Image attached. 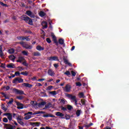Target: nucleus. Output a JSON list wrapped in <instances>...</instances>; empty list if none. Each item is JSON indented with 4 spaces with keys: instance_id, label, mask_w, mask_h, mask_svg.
<instances>
[{
    "instance_id": "1",
    "label": "nucleus",
    "mask_w": 129,
    "mask_h": 129,
    "mask_svg": "<svg viewBox=\"0 0 129 129\" xmlns=\"http://www.w3.org/2000/svg\"><path fill=\"white\" fill-rule=\"evenodd\" d=\"M21 20H23V21H25V22H26V23L29 24V25H33V21L32 20V19H31L30 17L26 15H23L21 17Z\"/></svg>"
},
{
    "instance_id": "2",
    "label": "nucleus",
    "mask_w": 129,
    "mask_h": 129,
    "mask_svg": "<svg viewBox=\"0 0 129 129\" xmlns=\"http://www.w3.org/2000/svg\"><path fill=\"white\" fill-rule=\"evenodd\" d=\"M66 97L73 102H75V105H77V100L76 96L72 95V94H67Z\"/></svg>"
},
{
    "instance_id": "3",
    "label": "nucleus",
    "mask_w": 129,
    "mask_h": 129,
    "mask_svg": "<svg viewBox=\"0 0 129 129\" xmlns=\"http://www.w3.org/2000/svg\"><path fill=\"white\" fill-rule=\"evenodd\" d=\"M13 92H14V93L16 94V95H22L24 94V92L23 90H19L16 88L13 89Z\"/></svg>"
},
{
    "instance_id": "4",
    "label": "nucleus",
    "mask_w": 129,
    "mask_h": 129,
    "mask_svg": "<svg viewBox=\"0 0 129 129\" xmlns=\"http://www.w3.org/2000/svg\"><path fill=\"white\" fill-rule=\"evenodd\" d=\"M20 44H21L22 45V47L23 48H25V49H31L33 47L31 45H29L28 44L25 43V42H20Z\"/></svg>"
},
{
    "instance_id": "5",
    "label": "nucleus",
    "mask_w": 129,
    "mask_h": 129,
    "mask_svg": "<svg viewBox=\"0 0 129 129\" xmlns=\"http://www.w3.org/2000/svg\"><path fill=\"white\" fill-rule=\"evenodd\" d=\"M3 124L4 125V127L6 129H14L16 127V126L12 125L11 124H6L4 123Z\"/></svg>"
},
{
    "instance_id": "6",
    "label": "nucleus",
    "mask_w": 129,
    "mask_h": 129,
    "mask_svg": "<svg viewBox=\"0 0 129 129\" xmlns=\"http://www.w3.org/2000/svg\"><path fill=\"white\" fill-rule=\"evenodd\" d=\"M41 123L39 122H30V125L33 127H38L40 125Z\"/></svg>"
},
{
    "instance_id": "7",
    "label": "nucleus",
    "mask_w": 129,
    "mask_h": 129,
    "mask_svg": "<svg viewBox=\"0 0 129 129\" xmlns=\"http://www.w3.org/2000/svg\"><path fill=\"white\" fill-rule=\"evenodd\" d=\"M72 89L71 86L69 84H67L66 86L64 87V91L67 93H69L71 92V90Z\"/></svg>"
},
{
    "instance_id": "8",
    "label": "nucleus",
    "mask_w": 129,
    "mask_h": 129,
    "mask_svg": "<svg viewBox=\"0 0 129 129\" xmlns=\"http://www.w3.org/2000/svg\"><path fill=\"white\" fill-rule=\"evenodd\" d=\"M26 15L28 16V17H30V18H34V14H33V12L31 11H27Z\"/></svg>"
},
{
    "instance_id": "9",
    "label": "nucleus",
    "mask_w": 129,
    "mask_h": 129,
    "mask_svg": "<svg viewBox=\"0 0 129 129\" xmlns=\"http://www.w3.org/2000/svg\"><path fill=\"white\" fill-rule=\"evenodd\" d=\"M63 62L64 63H65V64H67L68 65H69V66H72V64H71V63L69 62V61L67 59V57H63Z\"/></svg>"
},
{
    "instance_id": "10",
    "label": "nucleus",
    "mask_w": 129,
    "mask_h": 129,
    "mask_svg": "<svg viewBox=\"0 0 129 129\" xmlns=\"http://www.w3.org/2000/svg\"><path fill=\"white\" fill-rule=\"evenodd\" d=\"M49 61H57L58 60V57L57 56H51L48 58Z\"/></svg>"
},
{
    "instance_id": "11",
    "label": "nucleus",
    "mask_w": 129,
    "mask_h": 129,
    "mask_svg": "<svg viewBox=\"0 0 129 129\" xmlns=\"http://www.w3.org/2000/svg\"><path fill=\"white\" fill-rule=\"evenodd\" d=\"M17 122L19 123L20 125H21L22 126H24V123L23 121H22V119L21 118H19V117H18L17 118Z\"/></svg>"
},
{
    "instance_id": "12",
    "label": "nucleus",
    "mask_w": 129,
    "mask_h": 129,
    "mask_svg": "<svg viewBox=\"0 0 129 129\" xmlns=\"http://www.w3.org/2000/svg\"><path fill=\"white\" fill-rule=\"evenodd\" d=\"M55 115L57 116L60 117V118H61V119L64 116V114L61 113V112H55Z\"/></svg>"
},
{
    "instance_id": "13",
    "label": "nucleus",
    "mask_w": 129,
    "mask_h": 129,
    "mask_svg": "<svg viewBox=\"0 0 129 129\" xmlns=\"http://www.w3.org/2000/svg\"><path fill=\"white\" fill-rule=\"evenodd\" d=\"M47 73L50 76H54V75H55V73L51 69L48 70Z\"/></svg>"
},
{
    "instance_id": "14",
    "label": "nucleus",
    "mask_w": 129,
    "mask_h": 129,
    "mask_svg": "<svg viewBox=\"0 0 129 129\" xmlns=\"http://www.w3.org/2000/svg\"><path fill=\"white\" fill-rule=\"evenodd\" d=\"M41 25L43 27V29H47V28H48V23H47L46 21L42 22Z\"/></svg>"
},
{
    "instance_id": "15",
    "label": "nucleus",
    "mask_w": 129,
    "mask_h": 129,
    "mask_svg": "<svg viewBox=\"0 0 129 129\" xmlns=\"http://www.w3.org/2000/svg\"><path fill=\"white\" fill-rule=\"evenodd\" d=\"M51 107H52V104L50 102H48L46 105H45L44 108H43V109H49Z\"/></svg>"
},
{
    "instance_id": "16",
    "label": "nucleus",
    "mask_w": 129,
    "mask_h": 129,
    "mask_svg": "<svg viewBox=\"0 0 129 129\" xmlns=\"http://www.w3.org/2000/svg\"><path fill=\"white\" fill-rule=\"evenodd\" d=\"M44 49H45L44 47H42L40 45H37L36 46V50H37L38 51H43Z\"/></svg>"
},
{
    "instance_id": "17",
    "label": "nucleus",
    "mask_w": 129,
    "mask_h": 129,
    "mask_svg": "<svg viewBox=\"0 0 129 129\" xmlns=\"http://www.w3.org/2000/svg\"><path fill=\"white\" fill-rule=\"evenodd\" d=\"M106 124L107 126H110L111 127H113V124L112 123V120H111V119H109L108 121L106 123Z\"/></svg>"
},
{
    "instance_id": "18",
    "label": "nucleus",
    "mask_w": 129,
    "mask_h": 129,
    "mask_svg": "<svg viewBox=\"0 0 129 129\" xmlns=\"http://www.w3.org/2000/svg\"><path fill=\"white\" fill-rule=\"evenodd\" d=\"M23 61H25V58L23 57L20 56L18 57V59L17 60V62L22 63V62H23Z\"/></svg>"
},
{
    "instance_id": "19",
    "label": "nucleus",
    "mask_w": 129,
    "mask_h": 129,
    "mask_svg": "<svg viewBox=\"0 0 129 129\" xmlns=\"http://www.w3.org/2000/svg\"><path fill=\"white\" fill-rule=\"evenodd\" d=\"M43 117H55V116L51 114H44Z\"/></svg>"
},
{
    "instance_id": "20",
    "label": "nucleus",
    "mask_w": 129,
    "mask_h": 129,
    "mask_svg": "<svg viewBox=\"0 0 129 129\" xmlns=\"http://www.w3.org/2000/svg\"><path fill=\"white\" fill-rule=\"evenodd\" d=\"M0 56L2 58H4V52H3V46H0Z\"/></svg>"
},
{
    "instance_id": "21",
    "label": "nucleus",
    "mask_w": 129,
    "mask_h": 129,
    "mask_svg": "<svg viewBox=\"0 0 129 129\" xmlns=\"http://www.w3.org/2000/svg\"><path fill=\"white\" fill-rule=\"evenodd\" d=\"M71 115H69L67 114H65V116L64 117H62V119H67V120H69V119H71Z\"/></svg>"
},
{
    "instance_id": "22",
    "label": "nucleus",
    "mask_w": 129,
    "mask_h": 129,
    "mask_svg": "<svg viewBox=\"0 0 129 129\" xmlns=\"http://www.w3.org/2000/svg\"><path fill=\"white\" fill-rule=\"evenodd\" d=\"M7 67L8 68H11V69L16 68V66H15V64L14 63H10L9 64H8Z\"/></svg>"
},
{
    "instance_id": "23",
    "label": "nucleus",
    "mask_w": 129,
    "mask_h": 129,
    "mask_svg": "<svg viewBox=\"0 0 129 129\" xmlns=\"http://www.w3.org/2000/svg\"><path fill=\"white\" fill-rule=\"evenodd\" d=\"M93 125V123H91L90 124H88L87 123H86V124H84V126L85 127H86L87 128H88L91 127Z\"/></svg>"
},
{
    "instance_id": "24",
    "label": "nucleus",
    "mask_w": 129,
    "mask_h": 129,
    "mask_svg": "<svg viewBox=\"0 0 129 129\" xmlns=\"http://www.w3.org/2000/svg\"><path fill=\"white\" fill-rule=\"evenodd\" d=\"M59 101H60V103H62L63 104H66L67 103V101L66 99H64V98L62 99H59Z\"/></svg>"
},
{
    "instance_id": "25",
    "label": "nucleus",
    "mask_w": 129,
    "mask_h": 129,
    "mask_svg": "<svg viewBox=\"0 0 129 129\" xmlns=\"http://www.w3.org/2000/svg\"><path fill=\"white\" fill-rule=\"evenodd\" d=\"M51 36L52 38V40L54 42V43L57 44L58 42H57V38H56V36H55V35H52Z\"/></svg>"
},
{
    "instance_id": "26",
    "label": "nucleus",
    "mask_w": 129,
    "mask_h": 129,
    "mask_svg": "<svg viewBox=\"0 0 129 129\" xmlns=\"http://www.w3.org/2000/svg\"><path fill=\"white\" fill-rule=\"evenodd\" d=\"M1 108L4 110L5 112H6L8 110V108L6 107L4 104H2Z\"/></svg>"
},
{
    "instance_id": "27",
    "label": "nucleus",
    "mask_w": 129,
    "mask_h": 129,
    "mask_svg": "<svg viewBox=\"0 0 129 129\" xmlns=\"http://www.w3.org/2000/svg\"><path fill=\"white\" fill-rule=\"evenodd\" d=\"M67 109L69 111H71L72 109H73V106H72L71 105H69V104L67 105Z\"/></svg>"
},
{
    "instance_id": "28",
    "label": "nucleus",
    "mask_w": 129,
    "mask_h": 129,
    "mask_svg": "<svg viewBox=\"0 0 129 129\" xmlns=\"http://www.w3.org/2000/svg\"><path fill=\"white\" fill-rule=\"evenodd\" d=\"M0 94H1V95H2L3 96H4V98L6 99H9V97L7 96V94L6 93H5L4 92H1L0 93Z\"/></svg>"
},
{
    "instance_id": "29",
    "label": "nucleus",
    "mask_w": 129,
    "mask_h": 129,
    "mask_svg": "<svg viewBox=\"0 0 129 129\" xmlns=\"http://www.w3.org/2000/svg\"><path fill=\"white\" fill-rule=\"evenodd\" d=\"M24 86L25 87L32 88V87H33V85L31 84H29L28 83H24Z\"/></svg>"
},
{
    "instance_id": "30",
    "label": "nucleus",
    "mask_w": 129,
    "mask_h": 129,
    "mask_svg": "<svg viewBox=\"0 0 129 129\" xmlns=\"http://www.w3.org/2000/svg\"><path fill=\"white\" fill-rule=\"evenodd\" d=\"M30 104L32 105V106H37L38 103L37 102H34V101H32L30 102Z\"/></svg>"
},
{
    "instance_id": "31",
    "label": "nucleus",
    "mask_w": 129,
    "mask_h": 129,
    "mask_svg": "<svg viewBox=\"0 0 129 129\" xmlns=\"http://www.w3.org/2000/svg\"><path fill=\"white\" fill-rule=\"evenodd\" d=\"M81 113V110H77L76 115L77 117H79V116H80Z\"/></svg>"
},
{
    "instance_id": "32",
    "label": "nucleus",
    "mask_w": 129,
    "mask_h": 129,
    "mask_svg": "<svg viewBox=\"0 0 129 129\" xmlns=\"http://www.w3.org/2000/svg\"><path fill=\"white\" fill-rule=\"evenodd\" d=\"M58 43L60 45H63L64 44V39H59L58 40Z\"/></svg>"
},
{
    "instance_id": "33",
    "label": "nucleus",
    "mask_w": 129,
    "mask_h": 129,
    "mask_svg": "<svg viewBox=\"0 0 129 129\" xmlns=\"http://www.w3.org/2000/svg\"><path fill=\"white\" fill-rule=\"evenodd\" d=\"M9 59H10V60H12V61H14L15 59H16V57H15V55H11L9 56Z\"/></svg>"
},
{
    "instance_id": "34",
    "label": "nucleus",
    "mask_w": 129,
    "mask_h": 129,
    "mask_svg": "<svg viewBox=\"0 0 129 129\" xmlns=\"http://www.w3.org/2000/svg\"><path fill=\"white\" fill-rule=\"evenodd\" d=\"M33 55L34 56H41V53H40V52H39V51H37V52H35L33 53Z\"/></svg>"
},
{
    "instance_id": "35",
    "label": "nucleus",
    "mask_w": 129,
    "mask_h": 129,
    "mask_svg": "<svg viewBox=\"0 0 129 129\" xmlns=\"http://www.w3.org/2000/svg\"><path fill=\"white\" fill-rule=\"evenodd\" d=\"M8 119L9 120V121H11L13 119V115L11 114L7 116Z\"/></svg>"
},
{
    "instance_id": "36",
    "label": "nucleus",
    "mask_w": 129,
    "mask_h": 129,
    "mask_svg": "<svg viewBox=\"0 0 129 129\" xmlns=\"http://www.w3.org/2000/svg\"><path fill=\"white\" fill-rule=\"evenodd\" d=\"M49 93L51 94L52 96H55L56 95V91L49 92Z\"/></svg>"
},
{
    "instance_id": "37",
    "label": "nucleus",
    "mask_w": 129,
    "mask_h": 129,
    "mask_svg": "<svg viewBox=\"0 0 129 129\" xmlns=\"http://www.w3.org/2000/svg\"><path fill=\"white\" fill-rule=\"evenodd\" d=\"M13 102H14L13 98H11V99H10V100L9 101V102H8L7 105H11L13 103Z\"/></svg>"
},
{
    "instance_id": "38",
    "label": "nucleus",
    "mask_w": 129,
    "mask_h": 129,
    "mask_svg": "<svg viewBox=\"0 0 129 129\" xmlns=\"http://www.w3.org/2000/svg\"><path fill=\"white\" fill-rule=\"evenodd\" d=\"M31 118V116L30 115H28L25 116L24 117V119H25V120H28V119H30Z\"/></svg>"
},
{
    "instance_id": "39",
    "label": "nucleus",
    "mask_w": 129,
    "mask_h": 129,
    "mask_svg": "<svg viewBox=\"0 0 129 129\" xmlns=\"http://www.w3.org/2000/svg\"><path fill=\"white\" fill-rule=\"evenodd\" d=\"M8 52L9 54H13V53H15V50H14V49H11L9 50Z\"/></svg>"
},
{
    "instance_id": "40",
    "label": "nucleus",
    "mask_w": 129,
    "mask_h": 129,
    "mask_svg": "<svg viewBox=\"0 0 129 129\" xmlns=\"http://www.w3.org/2000/svg\"><path fill=\"white\" fill-rule=\"evenodd\" d=\"M17 99L18 100H23L24 97L22 96H17Z\"/></svg>"
},
{
    "instance_id": "41",
    "label": "nucleus",
    "mask_w": 129,
    "mask_h": 129,
    "mask_svg": "<svg viewBox=\"0 0 129 129\" xmlns=\"http://www.w3.org/2000/svg\"><path fill=\"white\" fill-rule=\"evenodd\" d=\"M39 15L40 17H44L45 16V13L41 11L39 13Z\"/></svg>"
},
{
    "instance_id": "42",
    "label": "nucleus",
    "mask_w": 129,
    "mask_h": 129,
    "mask_svg": "<svg viewBox=\"0 0 129 129\" xmlns=\"http://www.w3.org/2000/svg\"><path fill=\"white\" fill-rule=\"evenodd\" d=\"M75 84L76 85V86L77 87H81L82 86V84L81 82H76V83H75Z\"/></svg>"
},
{
    "instance_id": "43",
    "label": "nucleus",
    "mask_w": 129,
    "mask_h": 129,
    "mask_svg": "<svg viewBox=\"0 0 129 129\" xmlns=\"http://www.w3.org/2000/svg\"><path fill=\"white\" fill-rule=\"evenodd\" d=\"M21 74H22V75H24V76H27L28 72H21Z\"/></svg>"
},
{
    "instance_id": "44",
    "label": "nucleus",
    "mask_w": 129,
    "mask_h": 129,
    "mask_svg": "<svg viewBox=\"0 0 129 129\" xmlns=\"http://www.w3.org/2000/svg\"><path fill=\"white\" fill-rule=\"evenodd\" d=\"M3 121H4L5 123H7L8 122V118L4 117V118H3Z\"/></svg>"
},
{
    "instance_id": "45",
    "label": "nucleus",
    "mask_w": 129,
    "mask_h": 129,
    "mask_svg": "<svg viewBox=\"0 0 129 129\" xmlns=\"http://www.w3.org/2000/svg\"><path fill=\"white\" fill-rule=\"evenodd\" d=\"M84 96V94L83 92H80L79 93V97H80V98H83Z\"/></svg>"
},
{
    "instance_id": "46",
    "label": "nucleus",
    "mask_w": 129,
    "mask_h": 129,
    "mask_svg": "<svg viewBox=\"0 0 129 129\" xmlns=\"http://www.w3.org/2000/svg\"><path fill=\"white\" fill-rule=\"evenodd\" d=\"M60 109H61L62 111H66L67 110V107H63V106H61V107H60Z\"/></svg>"
},
{
    "instance_id": "47",
    "label": "nucleus",
    "mask_w": 129,
    "mask_h": 129,
    "mask_svg": "<svg viewBox=\"0 0 129 129\" xmlns=\"http://www.w3.org/2000/svg\"><path fill=\"white\" fill-rule=\"evenodd\" d=\"M22 53L23 55H25V56H28V51H23Z\"/></svg>"
},
{
    "instance_id": "48",
    "label": "nucleus",
    "mask_w": 129,
    "mask_h": 129,
    "mask_svg": "<svg viewBox=\"0 0 129 129\" xmlns=\"http://www.w3.org/2000/svg\"><path fill=\"white\" fill-rule=\"evenodd\" d=\"M52 88H53V86H50L47 87L46 90L48 91H50Z\"/></svg>"
},
{
    "instance_id": "49",
    "label": "nucleus",
    "mask_w": 129,
    "mask_h": 129,
    "mask_svg": "<svg viewBox=\"0 0 129 129\" xmlns=\"http://www.w3.org/2000/svg\"><path fill=\"white\" fill-rule=\"evenodd\" d=\"M81 103H82V105H85V103H86L85 100L82 99L81 100Z\"/></svg>"
},
{
    "instance_id": "50",
    "label": "nucleus",
    "mask_w": 129,
    "mask_h": 129,
    "mask_svg": "<svg viewBox=\"0 0 129 129\" xmlns=\"http://www.w3.org/2000/svg\"><path fill=\"white\" fill-rule=\"evenodd\" d=\"M15 103H16V104H17V106H23V105H24L23 104H22L19 102H15Z\"/></svg>"
},
{
    "instance_id": "51",
    "label": "nucleus",
    "mask_w": 129,
    "mask_h": 129,
    "mask_svg": "<svg viewBox=\"0 0 129 129\" xmlns=\"http://www.w3.org/2000/svg\"><path fill=\"white\" fill-rule=\"evenodd\" d=\"M15 81H23V80L20 78H18L15 79Z\"/></svg>"
},
{
    "instance_id": "52",
    "label": "nucleus",
    "mask_w": 129,
    "mask_h": 129,
    "mask_svg": "<svg viewBox=\"0 0 129 129\" xmlns=\"http://www.w3.org/2000/svg\"><path fill=\"white\" fill-rule=\"evenodd\" d=\"M20 72H16L15 73V76H20Z\"/></svg>"
},
{
    "instance_id": "53",
    "label": "nucleus",
    "mask_w": 129,
    "mask_h": 129,
    "mask_svg": "<svg viewBox=\"0 0 129 129\" xmlns=\"http://www.w3.org/2000/svg\"><path fill=\"white\" fill-rule=\"evenodd\" d=\"M23 81H13V84H18L23 83Z\"/></svg>"
},
{
    "instance_id": "54",
    "label": "nucleus",
    "mask_w": 129,
    "mask_h": 129,
    "mask_svg": "<svg viewBox=\"0 0 129 129\" xmlns=\"http://www.w3.org/2000/svg\"><path fill=\"white\" fill-rule=\"evenodd\" d=\"M0 5L1 6H3V7H8V5L7 4H5L3 2H0Z\"/></svg>"
},
{
    "instance_id": "55",
    "label": "nucleus",
    "mask_w": 129,
    "mask_h": 129,
    "mask_svg": "<svg viewBox=\"0 0 129 129\" xmlns=\"http://www.w3.org/2000/svg\"><path fill=\"white\" fill-rule=\"evenodd\" d=\"M18 40H20L21 41L23 40H25V37H18Z\"/></svg>"
},
{
    "instance_id": "56",
    "label": "nucleus",
    "mask_w": 129,
    "mask_h": 129,
    "mask_svg": "<svg viewBox=\"0 0 129 129\" xmlns=\"http://www.w3.org/2000/svg\"><path fill=\"white\" fill-rule=\"evenodd\" d=\"M24 108V105L20 106H17L18 109H23Z\"/></svg>"
},
{
    "instance_id": "57",
    "label": "nucleus",
    "mask_w": 129,
    "mask_h": 129,
    "mask_svg": "<svg viewBox=\"0 0 129 129\" xmlns=\"http://www.w3.org/2000/svg\"><path fill=\"white\" fill-rule=\"evenodd\" d=\"M39 103L41 105H42V106H44V105L46 104V102H40Z\"/></svg>"
},
{
    "instance_id": "58",
    "label": "nucleus",
    "mask_w": 129,
    "mask_h": 129,
    "mask_svg": "<svg viewBox=\"0 0 129 129\" xmlns=\"http://www.w3.org/2000/svg\"><path fill=\"white\" fill-rule=\"evenodd\" d=\"M0 67H2V68H5V63L0 62Z\"/></svg>"
},
{
    "instance_id": "59",
    "label": "nucleus",
    "mask_w": 129,
    "mask_h": 129,
    "mask_svg": "<svg viewBox=\"0 0 129 129\" xmlns=\"http://www.w3.org/2000/svg\"><path fill=\"white\" fill-rule=\"evenodd\" d=\"M40 114V112H39V111H37L35 112H34L33 113V115H36V114Z\"/></svg>"
},
{
    "instance_id": "60",
    "label": "nucleus",
    "mask_w": 129,
    "mask_h": 129,
    "mask_svg": "<svg viewBox=\"0 0 129 129\" xmlns=\"http://www.w3.org/2000/svg\"><path fill=\"white\" fill-rule=\"evenodd\" d=\"M46 42H47V43H48L49 44H50V43H51V39H50V38H47L46 39Z\"/></svg>"
},
{
    "instance_id": "61",
    "label": "nucleus",
    "mask_w": 129,
    "mask_h": 129,
    "mask_svg": "<svg viewBox=\"0 0 129 129\" xmlns=\"http://www.w3.org/2000/svg\"><path fill=\"white\" fill-rule=\"evenodd\" d=\"M33 115V112H28L26 114H25V115Z\"/></svg>"
},
{
    "instance_id": "62",
    "label": "nucleus",
    "mask_w": 129,
    "mask_h": 129,
    "mask_svg": "<svg viewBox=\"0 0 129 129\" xmlns=\"http://www.w3.org/2000/svg\"><path fill=\"white\" fill-rule=\"evenodd\" d=\"M64 74H66V75H68V76H69V75H70V72L69 71H67Z\"/></svg>"
},
{
    "instance_id": "63",
    "label": "nucleus",
    "mask_w": 129,
    "mask_h": 129,
    "mask_svg": "<svg viewBox=\"0 0 129 129\" xmlns=\"http://www.w3.org/2000/svg\"><path fill=\"white\" fill-rule=\"evenodd\" d=\"M71 73L73 76H75V75H76V73L74 71H72Z\"/></svg>"
},
{
    "instance_id": "64",
    "label": "nucleus",
    "mask_w": 129,
    "mask_h": 129,
    "mask_svg": "<svg viewBox=\"0 0 129 129\" xmlns=\"http://www.w3.org/2000/svg\"><path fill=\"white\" fill-rule=\"evenodd\" d=\"M4 88H5V89H6V90H7V91H8L9 90H10V88L9 86H6V87L5 86Z\"/></svg>"
}]
</instances>
